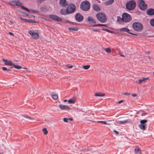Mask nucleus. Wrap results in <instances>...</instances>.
I'll list each match as a JSON object with an SVG mask.
<instances>
[{
	"label": "nucleus",
	"mask_w": 154,
	"mask_h": 154,
	"mask_svg": "<svg viewBox=\"0 0 154 154\" xmlns=\"http://www.w3.org/2000/svg\"><path fill=\"white\" fill-rule=\"evenodd\" d=\"M90 67V66L89 65H87L85 66H83V68L85 69H88Z\"/></svg>",
	"instance_id": "obj_36"
},
{
	"label": "nucleus",
	"mask_w": 154,
	"mask_h": 154,
	"mask_svg": "<svg viewBox=\"0 0 154 154\" xmlns=\"http://www.w3.org/2000/svg\"><path fill=\"white\" fill-rule=\"evenodd\" d=\"M2 69L4 71H6L7 72H8L10 70V69H7L5 67H2Z\"/></svg>",
	"instance_id": "obj_40"
},
{
	"label": "nucleus",
	"mask_w": 154,
	"mask_h": 154,
	"mask_svg": "<svg viewBox=\"0 0 154 154\" xmlns=\"http://www.w3.org/2000/svg\"><path fill=\"white\" fill-rule=\"evenodd\" d=\"M150 24L151 26L154 27V19H152L150 20Z\"/></svg>",
	"instance_id": "obj_32"
},
{
	"label": "nucleus",
	"mask_w": 154,
	"mask_h": 154,
	"mask_svg": "<svg viewBox=\"0 0 154 154\" xmlns=\"http://www.w3.org/2000/svg\"><path fill=\"white\" fill-rule=\"evenodd\" d=\"M136 5L135 2L133 0H130L126 4V9L129 10L131 11L133 10L135 8Z\"/></svg>",
	"instance_id": "obj_2"
},
{
	"label": "nucleus",
	"mask_w": 154,
	"mask_h": 154,
	"mask_svg": "<svg viewBox=\"0 0 154 154\" xmlns=\"http://www.w3.org/2000/svg\"><path fill=\"white\" fill-rule=\"evenodd\" d=\"M68 120H70L71 121H72V119H71V118H68Z\"/></svg>",
	"instance_id": "obj_56"
},
{
	"label": "nucleus",
	"mask_w": 154,
	"mask_h": 154,
	"mask_svg": "<svg viewBox=\"0 0 154 154\" xmlns=\"http://www.w3.org/2000/svg\"><path fill=\"white\" fill-rule=\"evenodd\" d=\"M42 131L45 135H46L48 133V131L46 128H44L42 129Z\"/></svg>",
	"instance_id": "obj_34"
},
{
	"label": "nucleus",
	"mask_w": 154,
	"mask_h": 154,
	"mask_svg": "<svg viewBox=\"0 0 154 154\" xmlns=\"http://www.w3.org/2000/svg\"><path fill=\"white\" fill-rule=\"evenodd\" d=\"M59 3L61 6L64 7L68 5V3L65 0H60Z\"/></svg>",
	"instance_id": "obj_13"
},
{
	"label": "nucleus",
	"mask_w": 154,
	"mask_h": 154,
	"mask_svg": "<svg viewBox=\"0 0 154 154\" xmlns=\"http://www.w3.org/2000/svg\"><path fill=\"white\" fill-rule=\"evenodd\" d=\"M8 33L11 35H14L11 32H10Z\"/></svg>",
	"instance_id": "obj_50"
},
{
	"label": "nucleus",
	"mask_w": 154,
	"mask_h": 154,
	"mask_svg": "<svg viewBox=\"0 0 154 154\" xmlns=\"http://www.w3.org/2000/svg\"><path fill=\"white\" fill-rule=\"evenodd\" d=\"M98 122L100 123L103 124L108 125L109 124L107 123L105 121H98L97 122Z\"/></svg>",
	"instance_id": "obj_39"
},
{
	"label": "nucleus",
	"mask_w": 154,
	"mask_h": 154,
	"mask_svg": "<svg viewBox=\"0 0 154 154\" xmlns=\"http://www.w3.org/2000/svg\"><path fill=\"white\" fill-rule=\"evenodd\" d=\"M59 108L62 110H69L70 109V107L67 105L60 104L59 105Z\"/></svg>",
	"instance_id": "obj_12"
},
{
	"label": "nucleus",
	"mask_w": 154,
	"mask_h": 154,
	"mask_svg": "<svg viewBox=\"0 0 154 154\" xmlns=\"http://www.w3.org/2000/svg\"><path fill=\"white\" fill-rule=\"evenodd\" d=\"M28 33L31 37L34 39H36L38 38L39 35L38 33L35 32L33 30L28 31Z\"/></svg>",
	"instance_id": "obj_8"
},
{
	"label": "nucleus",
	"mask_w": 154,
	"mask_h": 154,
	"mask_svg": "<svg viewBox=\"0 0 154 154\" xmlns=\"http://www.w3.org/2000/svg\"><path fill=\"white\" fill-rule=\"evenodd\" d=\"M120 56L122 57H124V55L122 54H121Z\"/></svg>",
	"instance_id": "obj_57"
},
{
	"label": "nucleus",
	"mask_w": 154,
	"mask_h": 154,
	"mask_svg": "<svg viewBox=\"0 0 154 154\" xmlns=\"http://www.w3.org/2000/svg\"><path fill=\"white\" fill-rule=\"evenodd\" d=\"M105 51L108 53H110L111 52V49L109 48H106L105 50Z\"/></svg>",
	"instance_id": "obj_37"
},
{
	"label": "nucleus",
	"mask_w": 154,
	"mask_h": 154,
	"mask_svg": "<svg viewBox=\"0 0 154 154\" xmlns=\"http://www.w3.org/2000/svg\"><path fill=\"white\" fill-rule=\"evenodd\" d=\"M139 127L141 130H145V124H140L139 125Z\"/></svg>",
	"instance_id": "obj_21"
},
{
	"label": "nucleus",
	"mask_w": 154,
	"mask_h": 154,
	"mask_svg": "<svg viewBox=\"0 0 154 154\" xmlns=\"http://www.w3.org/2000/svg\"><path fill=\"white\" fill-rule=\"evenodd\" d=\"M122 17L123 21L125 22H129L131 20V17L129 14L126 13H124Z\"/></svg>",
	"instance_id": "obj_5"
},
{
	"label": "nucleus",
	"mask_w": 154,
	"mask_h": 154,
	"mask_svg": "<svg viewBox=\"0 0 154 154\" xmlns=\"http://www.w3.org/2000/svg\"><path fill=\"white\" fill-rule=\"evenodd\" d=\"M64 102H65L67 101V100H64L63 101Z\"/></svg>",
	"instance_id": "obj_55"
},
{
	"label": "nucleus",
	"mask_w": 154,
	"mask_h": 154,
	"mask_svg": "<svg viewBox=\"0 0 154 154\" xmlns=\"http://www.w3.org/2000/svg\"><path fill=\"white\" fill-rule=\"evenodd\" d=\"M12 65L13 66L14 68L16 69H20L22 68L21 66L18 65H16L13 64V65Z\"/></svg>",
	"instance_id": "obj_29"
},
{
	"label": "nucleus",
	"mask_w": 154,
	"mask_h": 154,
	"mask_svg": "<svg viewBox=\"0 0 154 154\" xmlns=\"http://www.w3.org/2000/svg\"><path fill=\"white\" fill-rule=\"evenodd\" d=\"M2 60L4 62L5 64L6 65L11 66L13 65V63L11 61L4 59H2Z\"/></svg>",
	"instance_id": "obj_17"
},
{
	"label": "nucleus",
	"mask_w": 154,
	"mask_h": 154,
	"mask_svg": "<svg viewBox=\"0 0 154 154\" xmlns=\"http://www.w3.org/2000/svg\"><path fill=\"white\" fill-rule=\"evenodd\" d=\"M80 8L84 11L88 10L90 8V4L87 1L82 2L81 4Z\"/></svg>",
	"instance_id": "obj_4"
},
{
	"label": "nucleus",
	"mask_w": 154,
	"mask_h": 154,
	"mask_svg": "<svg viewBox=\"0 0 154 154\" xmlns=\"http://www.w3.org/2000/svg\"><path fill=\"white\" fill-rule=\"evenodd\" d=\"M93 31H97L98 30L97 29H93Z\"/></svg>",
	"instance_id": "obj_53"
},
{
	"label": "nucleus",
	"mask_w": 154,
	"mask_h": 154,
	"mask_svg": "<svg viewBox=\"0 0 154 154\" xmlns=\"http://www.w3.org/2000/svg\"><path fill=\"white\" fill-rule=\"evenodd\" d=\"M102 30H104V31H107L108 32H110L111 33H113V31H112L110 30H109V29H103V28H102Z\"/></svg>",
	"instance_id": "obj_33"
},
{
	"label": "nucleus",
	"mask_w": 154,
	"mask_h": 154,
	"mask_svg": "<svg viewBox=\"0 0 154 154\" xmlns=\"http://www.w3.org/2000/svg\"><path fill=\"white\" fill-rule=\"evenodd\" d=\"M123 100H121L120 101H119L118 102V103H121L123 102Z\"/></svg>",
	"instance_id": "obj_48"
},
{
	"label": "nucleus",
	"mask_w": 154,
	"mask_h": 154,
	"mask_svg": "<svg viewBox=\"0 0 154 154\" xmlns=\"http://www.w3.org/2000/svg\"><path fill=\"white\" fill-rule=\"evenodd\" d=\"M113 132L117 134H119V132L118 131L115 130H113Z\"/></svg>",
	"instance_id": "obj_46"
},
{
	"label": "nucleus",
	"mask_w": 154,
	"mask_h": 154,
	"mask_svg": "<svg viewBox=\"0 0 154 154\" xmlns=\"http://www.w3.org/2000/svg\"><path fill=\"white\" fill-rule=\"evenodd\" d=\"M147 122L146 120H141L140 121L141 124H145Z\"/></svg>",
	"instance_id": "obj_35"
},
{
	"label": "nucleus",
	"mask_w": 154,
	"mask_h": 154,
	"mask_svg": "<svg viewBox=\"0 0 154 154\" xmlns=\"http://www.w3.org/2000/svg\"><path fill=\"white\" fill-rule=\"evenodd\" d=\"M148 79V78H145L143 77L141 79H140L139 80L138 83L139 84H141L143 82H144L146 80Z\"/></svg>",
	"instance_id": "obj_19"
},
{
	"label": "nucleus",
	"mask_w": 154,
	"mask_h": 154,
	"mask_svg": "<svg viewBox=\"0 0 154 154\" xmlns=\"http://www.w3.org/2000/svg\"><path fill=\"white\" fill-rule=\"evenodd\" d=\"M127 122H128L127 120H125L122 121H117V123L118 124H124L125 123Z\"/></svg>",
	"instance_id": "obj_27"
},
{
	"label": "nucleus",
	"mask_w": 154,
	"mask_h": 154,
	"mask_svg": "<svg viewBox=\"0 0 154 154\" xmlns=\"http://www.w3.org/2000/svg\"><path fill=\"white\" fill-rule=\"evenodd\" d=\"M120 31H122V32H125L130 34L134 35H137V34H133V33L129 32V31H130L129 29H128L126 28L125 27H124V28H122L120 29Z\"/></svg>",
	"instance_id": "obj_14"
},
{
	"label": "nucleus",
	"mask_w": 154,
	"mask_h": 154,
	"mask_svg": "<svg viewBox=\"0 0 154 154\" xmlns=\"http://www.w3.org/2000/svg\"><path fill=\"white\" fill-rule=\"evenodd\" d=\"M93 26H104L106 27L107 26L106 24H95L94 25H93Z\"/></svg>",
	"instance_id": "obj_31"
},
{
	"label": "nucleus",
	"mask_w": 154,
	"mask_h": 154,
	"mask_svg": "<svg viewBox=\"0 0 154 154\" xmlns=\"http://www.w3.org/2000/svg\"><path fill=\"white\" fill-rule=\"evenodd\" d=\"M153 75H154V72H153Z\"/></svg>",
	"instance_id": "obj_59"
},
{
	"label": "nucleus",
	"mask_w": 154,
	"mask_h": 154,
	"mask_svg": "<svg viewBox=\"0 0 154 154\" xmlns=\"http://www.w3.org/2000/svg\"><path fill=\"white\" fill-rule=\"evenodd\" d=\"M145 115H146V114L145 113H143L142 114V116H145Z\"/></svg>",
	"instance_id": "obj_52"
},
{
	"label": "nucleus",
	"mask_w": 154,
	"mask_h": 154,
	"mask_svg": "<svg viewBox=\"0 0 154 154\" xmlns=\"http://www.w3.org/2000/svg\"><path fill=\"white\" fill-rule=\"evenodd\" d=\"M130 94V93H128V92H126V93H124L123 94V95H129Z\"/></svg>",
	"instance_id": "obj_45"
},
{
	"label": "nucleus",
	"mask_w": 154,
	"mask_h": 154,
	"mask_svg": "<svg viewBox=\"0 0 154 154\" xmlns=\"http://www.w3.org/2000/svg\"><path fill=\"white\" fill-rule=\"evenodd\" d=\"M93 8L94 10L96 11H98L100 10V7L97 5L94 4L93 5Z\"/></svg>",
	"instance_id": "obj_20"
},
{
	"label": "nucleus",
	"mask_w": 154,
	"mask_h": 154,
	"mask_svg": "<svg viewBox=\"0 0 154 154\" xmlns=\"http://www.w3.org/2000/svg\"><path fill=\"white\" fill-rule=\"evenodd\" d=\"M51 96L52 98L54 100H56L58 98V96L56 94L53 93L51 94Z\"/></svg>",
	"instance_id": "obj_23"
},
{
	"label": "nucleus",
	"mask_w": 154,
	"mask_h": 154,
	"mask_svg": "<svg viewBox=\"0 0 154 154\" xmlns=\"http://www.w3.org/2000/svg\"><path fill=\"white\" fill-rule=\"evenodd\" d=\"M49 16L51 18L54 20L58 21H62L61 18L57 15H50Z\"/></svg>",
	"instance_id": "obj_11"
},
{
	"label": "nucleus",
	"mask_w": 154,
	"mask_h": 154,
	"mask_svg": "<svg viewBox=\"0 0 154 154\" xmlns=\"http://www.w3.org/2000/svg\"><path fill=\"white\" fill-rule=\"evenodd\" d=\"M67 67L68 68H72V65L67 66Z\"/></svg>",
	"instance_id": "obj_47"
},
{
	"label": "nucleus",
	"mask_w": 154,
	"mask_h": 154,
	"mask_svg": "<svg viewBox=\"0 0 154 154\" xmlns=\"http://www.w3.org/2000/svg\"><path fill=\"white\" fill-rule=\"evenodd\" d=\"M69 31H77L78 30V28L77 27L69 28L68 29Z\"/></svg>",
	"instance_id": "obj_25"
},
{
	"label": "nucleus",
	"mask_w": 154,
	"mask_h": 154,
	"mask_svg": "<svg viewBox=\"0 0 154 154\" xmlns=\"http://www.w3.org/2000/svg\"><path fill=\"white\" fill-rule=\"evenodd\" d=\"M88 22L90 24H92L94 25L95 24L96 21L94 19V18L92 17L89 16L88 17Z\"/></svg>",
	"instance_id": "obj_15"
},
{
	"label": "nucleus",
	"mask_w": 154,
	"mask_h": 154,
	"mask_svg": "<svg viewBox=\"0 0 154 154\" xmlns=\"http://www.w3.org/2000/svg\"><path fill=\"white\" fill-rule=\"evenodd\" d=\"M114 0H107L104 2L106 5H108L112 4L114 2Z\"/></svg>",
	"instance_id": "obj_18"
},
{
	"label": "nucleus",
	"mask_w": 154,
	"mask_h": 154,
	"mask_svg": "<svg viewBox=\"0 0 154 154\" xmlns=\"http://www.w3.org/2000/svg\"><path fill=\"white\" fill-rule=\"evenodd\" d=\"M21 116H23L25 118H28L29 119L30 118V117H29V116H28L27 115H22Z\"/></svg>",
	"instance_id": "obj_44"
},
{
	"label": "nucleus",
	"mask_w": 154,
	"mask_h": 154,
	"mask_svg": "<svg viewBox=\"0 0 154 154\" xmlns=\"http://www.w3.org/2000/svg\"><path fill=\"white\" fill-rule=\"evenodd\" d=\"M147 14L149 15L152 16L154 15V9L153 8L148 9L146 11Z\"/></svg>",
	"instance_id": "obj_16"
},
{
	"label": "nucleus",
	"mask_w": 154,
	"mask_h": 154,
	"mask_svg": "<svg viewBox=\"0 0 154 154\" xmlns=\"http://www.w3.org/2000/svg\"><path fill=\"white\" fill-rule=\"evenodd\" d=\"M75 100L74 98H72L69 100L68 102L69 103H75Z\"/></svg>",
	"instance_id": "obj_28"
},
{
	"label": "nucleus",
	"mask_w": 154,
	"mask_h": 154,
	"mask_svg": "<svg viewBox=\"0 0 154 154\" xmlns=\"http://www.w3.org/2000/svg\"><path fill=\"white\" fill-rule=\"evenodd\" d=\"M139 7L140 9L144 11L147 8V5L143 0H138Z\"/></svg>",
	"instance_id": "obj_6"
},
{
	"label": "nucleus",
	"mask_w": 154,
	"mask_h": 154,
	"mask_svg": "<svg viewBox=\"0 0 154 154\" xmlns=\"http://www.w3.org/2000/svg\"><path fill=\"white\" fill-rule=\"evenodd\" d=\"M60 13L63 15H66L67 14V12L66 9L65 10V9H62L60 11Z\"/></svg>",
	"instance_id": "obj_22"
},
{
	"label": "nucleus",
	"mask_w": 154,
	"mask_h": 154,
	"mask_svg": "<svg viewBox=\"0 0 154 154\" xmlns=\"http://www.w3.org/2000/svg\"><path fill=\"white\" fill-rule=\"evenodd\" d=\"M95 95L96 96L101 97L104 96V94L101 93H96L95 94Z\"/></svg>",
	"instance_id": "obj_30"
},
{
	"label": "nucleus",
	"mask_w": 154,
	"mask_h": 154,
	"mask_svg": "<svg viewBox=\"0 0 154 154\" xmlns=\"http://www.w3.org/2000/svg\"><path fill=\"white\" fill-rule=\"evenodd\" d=\"M9 3L11 5L14 6L16 5L19 7L21 5V3L18 0H14L10 1L9 2Z\"/></svg>",
	"instance_id": "obj_10"
},
{
	"label": "nucleus",
	"mask_w": 154,
	"mask_h": 154,
	"mask_svg": "<svg viewBox=\"0 0 154 154\" xmlns=\"http://www.w3.org/2000/svg\"><path fill=\"white\" fill-rule=\"evenodd\" d=\"M45 0H38V2H43Z\"/></svg>",
	"instance_id": "obj_49"
},
{
	"label": "nucleus",
	"mask_w": 154,
	"mask_h": 154,
	"mask_svg": "<svg viewBox=\"0 0 154 154\" xmlns=\"http://www.w3.org/2000/svg\"><path fill=\"white\" fill-rule=\"evenodd\" d=\"M134 151L136 153H137L138 152L140 153L141 152V150L139 149L138 147H137L135 148Z\"/></svg>",
	"instance_id": "obj_24"
},
{
	"label": "nucleus",
	"mask_w": 154,
	"mask_h": 154,
	"mask_svg": "<svg viewBox=\"0 0 154 154\" xmlns=\"http://www.w3.org/2000/svg\"><path fill=\"white\" fill-rule=\"evenodd\" d=\"M117 21L119 23H122L123 21L122 19V18H121L120 17H117Z\"/></svg>",
	"instance_id": "obj_26"
},
{
	"label": "nucleus",
	"mask_w": 154,
	"mask_h": 154,
	"mask_svg": "<svg viewBox=\"0 0 154 154\" xmlns=\"http://www.w3.org/2000/svg\"><path fill=\"white\" fill-rule=\"evenodd\" d=\"M20 6H21V8H22V9L25 10H26V11H27L28 12H29V11H30L29 10V9H28L27 8H25L24 6H23L21 5Z\"/></svg>",
	"instance_id": "obj_38"
},
{
	"label": "nucleus",
	"mask_w": 154,
	"mask_h": 154,
	"mask_svg": "<svg viewBox=\"0 0 154 154\" xmlns=\"http://www.w3.org/2000/svg\"><path fill=\"white\" fill-rule=\"evenodd\" d=\"M131 95L134 97H136V94H132Z\"/></svg>",
	"instance_id": "obj_51"
},
{
	"label": "nucleus",
	"mask_w": 154,
	"mask_h": 154,
	"mask_svg": "<svg viewBox=\"0 0 154 154\" xmlns=\"http://www.w3.org/2000/svg\"><path fill=\"white\" fill-rule=\"evenodd\" d=\"M75 18L77 22H80L83 20V17L80 14L78 13L75 14Z\"/></svg>",
	"instance_id": "obj_9"
},
{
	"label": "nucleus",
	"mask_w": 154,
	"mask_h": 154,
	"mask_svg": "<svg viewBox=\"0 0 154 154\" xmlns=\"http://www.w3.org/2000/svg\"><path fill=\"white\" fill-rule=\"evenodd\" d=\"M28 23H35V21L33 20H28Z\"/></svg>",
	"instance_id": "obj_42"
},
{
	"label": "nucleus",
	"mask_w": 154,
	"mask_h": 154,
	"mask_svg": "<svg viewBox=\"0 0 154 154\" xmlns=\"http://www.w3.org/2000/svg\"><path fill=\"white\" fill-rule=\"evenodd\" d=\"M68 120V119L67 118H64L63 119V121L65 122H67Z\"/></svg>",
	"instance_id": "obj_43"
},
{
	"label": "nucleus",
	"mask_w": 154,
	"mask_h": 154,
	"mask_svg": "<svg viewBox=\"0 0 154 154\" xmlns=\"http://www.w3.org/2000/svg\"><path fill=\"white\" fill-rule=\"evenodd\" d=\"M10 22L11 23H13V22L11 21H10Z\"/></svg>",
	"instance_id": "obj_58"
},
{
	"label": "nucleus",
	"mask_w": 154,
	"mask_h": 154,
	"mask_svg": "<svg viewBox=\"0 0 154 154\" xmlns=\"http://www.w3.org/2000/svg\"><path fill=\"white\" fill-rule=\"evenodd\" d=\"M97 20L101 23H105L107 20L106 15L104 13L99 12L96 15Z\"/></svg>",
	"instance_id": "obj_1"
},
{
	"label": "nucleus",
	"mask_w": 154,
	"mask_h": 154,
	"mask_svg": "<svg viewBox=\"0 0 154 154\" xmlns=\"http://www.w3.org/2000/svg\"><path fill=\"white\" fill-rule=\"evenodd\" d=\"M20 19L22 20V21H24L25 22H28V19H25L24 18H23L22 17H20Z\"/></svg>",
	"instance_id": "obj_41"
},
{
	"label": "nucleus",
	"mask_w": 154,
	"mask_h": 154,
	"mask_svg": "<svg viewBox=\"0 0 154 154\" xmlns=\"http://www.w3.org/2000/svg\"><path fill=\"white\" fill-rule=\"evenodd\" d=\"M75 6L74 4H69L66 9L67 14L73 13L75 11Z\"/></svg>",
	"instance_id": "obj_7"
},
{
	"label": "nucleus",
	"mask_w": 154,
	"mask_h": 154,
	"mask_svg": "<svg viewBox=\"0 0 154 154\" xmlns=\"http://www.w3.org/2000/svg\"><path fill=\"white\" fill-rule=\"evenodd\" d=\"M0 154H2V153H0Z\"/></svg>",
	"instance_id": "obj_60"
},
{
	"label": "nucleus",
	"mask_w": 154,
	"mask_h": 154,
	"mask_svg": "<svg viewBox=\"0 0 154 154\" xmlns=\"http://www.w3.org/2000/svg\"><path fill=\"white\" fill-rule=\"evenodd\" d=\"M146 53L147 54H148L149 53V51H147V52H146Z\"/></svg>",
	"instance_id": "obj_54"
},
{
	"label": "nucleus",
	"mask_w": 154,
	"mask_h": 154,
	"mask_svg": "<svg viewBox=\"0 0 154 154\" xmlns=\"http://www.w3.org/2000/svg\"><path fill=\"white\" fill-rule=\"evenodd\" d=\"M133 29L137 32H140L143 28V25L139 22H134L132 24Z\"/></svg>",
	"instance_id": "obj_3"
}]
</instances>
